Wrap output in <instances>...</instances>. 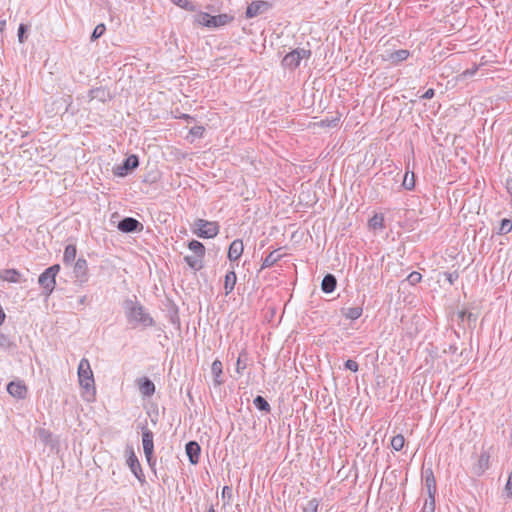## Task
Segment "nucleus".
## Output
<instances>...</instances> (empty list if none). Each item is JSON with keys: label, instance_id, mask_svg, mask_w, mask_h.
<instances>
[{"label": "nucleus", "instance_id": "obj_1", "mask_svg": "<svg viewBox=\"0 0 512 512\" xmlns=\"http://www.w3.org/2000/svg\"><path fill=\"white\" fill-rule=\"evenodd\" d=\"M123 309L127 322L132 328L139 326L146 328L155 324L154 319L136 298L124 300Z\"/></svg>", "mask_w": 512, "mask_h": 512}, {"label": "nucleus", "instance_id": "obj_2", "mask_svg": "<svg viewBox=\"0 0 512 512\" xmlns=\"http://www.w3.org/2000/svg\"><path fill=\"white\" fill-rule=\"evenodd\" d=\"M194 230L193 232L199 237L203 239L214 238L219 233V224L214 221H208L205 219H197L194 222Z\"/></svg>", "mask_w": 512, "mask_h": 512}, {"label": "nucleus", "instance_id": "obj_3", "mask_svg": "<svg viewBox=\"0 0 512 512\" xmlns=\"http://www.w3.org/2000/svg\"><path fill=\"white\" fill-rule=\"evenodd\" d=\"M311 57V50L305 48H296L286 54L282 59L284 68L294 70L300 66L302 60H308Z\"/></svg>", "mask_w": 512, "mask_h": 512}, {"label": "nucleus", "instance_id": "obj_4", "mask_svg": "<svg viewBox=\"0 0 512 512\" xmlns=\"http://www.w3.org/2000/svg\"><path fill=\"white\" fill-rule=\"evenodd\" d=\"M78 379L82 388L89 390L94 387V376L90 366V362L86 358H82L78 365Z\"/></svg>", "mask_w": 512, "mask_h": 512}, {"label": "nucleus", "instance_id": "obj_5", "mask_svg": "<svg viewBox=\"0 0 512 512\" xmlns=\"http://www.w3.org/2000/svg\"><path fill=\"white\" fill-rule=\"evenodd\" d=\"M139 165V160L136 155L128 156L121 165H118L114 168V174L120 177L126 176L130 171L137 168Z\"/></svg>", "mask_w": 512, "mask_h": 512}, {"label": "nucleus", "instance_id": "obj_6", "mask_svg": "<svg viewBox=\"0 0 512 512\" xmlns=\"http://www.w3.org/2000/svg\"><path fill=\"white\" fill-rule=\"evenodd\" d=\"M117 228L123 233L141 232L143 224L133 217H125L119 221Z\"/></svg>", "mask_w": 512, "mask_h": 512}, {"label": "nucleus", "instance_id": "obj_7", "mask_svg": "<svg viewBox=\"0 0 512 512\" xmlns=\"http://www.w3.org/2000/svg\"><path fill=\"white\" fill-rule=\"evenodd\" d=\"M127 465L129 466L131 472L134 474V476L143 483L145 481V476L143 474L141 465L139 463V460L133 450H130L129 456L127 458Z\"/></svg>", "mask_w": 512, "mask_h": 512}, {"label": "nucleus", "instance_id": "obj_8", "mask_svg": "<svg viewBox=\"0 0 512 512\" xmlns=\"http://www.w3.org/2000/svg\"><path fill=\"white\" fill-rule=\"evenodd\" d=\"M73 273L80 282H86L88 279V265L84 258H78L73 267Z\"/></svg>", "mask_w": 512, "mask_h": 512}, {"label": "nucleus", "instance_id": "obj_9", "mask_svg": "<svg viewBox=\"0 0 512 512\" xmlns=\"http://www.w3.org/2000/svg\"><path fill=\"white\" fill-rule=\"evenodd\" d=\"M7 392L17 399H24L27 395V387L22 381H11L7 385Z\"/></svg>", "mask_w": 512, "mask_h": 512}, {"label": "nucleus", "instance_id": "obj_10", "mask_svg": "<svg viewBox=\"0 0 512 512\" xmlns=\"http://www.w3.org/2000/svg\"><path fill=\"white\" fill-rule=\"evenodd\" d=\"M154 434L147 427L142 428V444L145 456H149L154 453Z\"/></svg>", "mask_w": 512, "mask_h": 512}, {"label": "nucleus", "instance_id": "obj_11", "mask_svg": "<svg viewBox=\"0 0 512 512\" xmlns=\"http://www.w3.org/2000/svg\"><path fill=\"white\" fill-rule=\"evenodd\" d=\"M269 3L266 1H253L246 10V17L253 18L256 17L263 12L267 11L269 8Z\"/></svg>", "mask_w": 512, "mask_h": 512}, {"label": "nucleus", "instance_id": "obj_12", "mask_svg": "<svg viewBox=\"0 0 512 512\" xmlns=\"http://www.w3.org/2000/svg\"><path fill=\"white\" fill-rule=\"evenodd\" d=\"M490 465V454L487 451H482L479 455L477 463L473 466L474 474L481 476Z\"/></svg>", "mask_w": 512, "mask_h": 512}, {"label": "nucleus", "instance_id": "obj_13", "mask_svg": "<svg viewBox=\"0 0 512 512\" xmlns=\"http://www.w3.org/2000/svg\"><path fill=\"white\" fill-rule=\"evenodd\" d=\"M244 251L243 241L241 239H235L231 242L228 249V259L230 261H237Z\"/></svg>", "mask_w": 512, "mask_h": 512}, {"label": "nucleus", "instance_id": "obj_14", "mask_svg": "<svg viewBox=\"0 0 512 512\" xmlns=\"http://www.w3.org/2000/svg\"><path fill=\"white\" fill-rule=\"evenodd\" d=\"M38 282L44 289L46 295H50L56 285L55 278H53L51 274H47L46 270L39 276Z\"/></svg>", "mask_w": 512, "mask_h": 512}, {"label": "nucleus", "instance_id": "obj_15", "mask_svg": "<svg viewBox=\"0 0 512 512\" xmlns=\"http://www.w3.org/2000/svg\"><path fill=\"white\" fill-rule=\"evenodd\" d=\"M424 485L427 489L428 496L436 495V480L431 468L423 471Z\"/></svg>", "mask_w": 512, "mask_h": 512}, {"label": "nucleus", "instance_id": "obj_16", "mask_svg": "<svg viewBox=\"0 0 512 512\" xmlns=\"http://www.w3.org/2000/svg\"><path fill=\"white\" fill-rule=\"evenodd\" d=\"M185 448H186V454L189 458V461L192 464H197L199 462L200 451H201L199 444L195 441H190L186 444Z\"/></svg>", "mask_w": 512, "mask_h": 512}, {"label": "nucleus", "instance_id": "obj_17", "mask_svg": "<svg viewBox=\"0 0 512 512\" xmlns=\"http://www.w3.org/2000/svg\"><path fill=\"white\" fill-rule=\"evenodd\" d=\"M138 388L140 393L145 397H150L155 393V385L147 377H143L138 380Z\"/></svg>", "mask_w": 512, "mask_h": 512}, {"label": "nucleus", "instance_id": "obj_18", "mask_svg": "<svg viewBox=\"0 0 512 512\" xmlns=\"http://www.w3.org/2000/svg\"><path fill=\"white\" fill-rule=\"evenodd\" d=\"M337 285L336 277L333 274H326L321 283V289L324 293H331Z\"/></svg>", "mask_w": 512, "mask_h": 512}, {"label": "nucleus", "instance_id": "obj_19", "mask_svg": "<svg viewBox=\"0 0 512 512\" xmlns=\"http://www.w3.org/2000/svg\"><path fill=\"white\" fill-rule=\"evenodd\" d=\"M186 264L193 270L199 271L203 268L204 257L196 255H187L184 257Z\"/></svg>", "mask_w": 512, "mask_h": 512}, {"label": "nucleus", "instance_id": "obj_20", "mask_svg": "<svg viewBox=\"0 0 512 512\" xmlns=\"http://www.w3.org/2000/svg\"><path fill=\"white\" fill-rule=\"evenodd\" d=\"M237 281V276L234 270L228 271L225 275L224 290L225 294L229 295L234 290Z\"/></svg>", "mask_w": 512, "mask_h": 512}, {"label": "nucleus", "instance_id": "obj_21", "mask_svg": "<svg viewBox=\"0 0 512 512\" xmlns=\"http://www.w3.org/2000/svg\"><path fill=\"white\" fill-rule=\"evenodd\" d=\"M223 372V365L222 362L218 359L213 361L211 365V373L214 376V383L216 385H221L223 383V380L221 379V375Z\"/></svg>", "mask_w": 512, "mask_h": 512}, {"label": "nucleus", "instance_id": "obj_22", "mask_svg": "<svg viewBox=\"0 0 512 512\" xmlns=\"http://www.w3.org/2000/svg\"><path fill=\"white\" fill-rule=\"evenodd\" d=\"M211 28H218L221 26H225L230 21L233 20L232 16H229L228 14H219L216 16L211 15Z\"/></svg>", "mask_w": 512, "mask_h": 512}, {"label": "nucleus", "instance_id": "obj_23", "mask_svg": "<svg viewBox=\"0 0 512 512\" xmlns=\"http://www.w3.org/2000/svg\"><path fill=\"white\" fill-rule=\"evenodd\" d=\"M282 255L278 253L277 250H274L270 252L262 261L261 270L270 268L274 264H276L280 259Z\"/></svg>", "mask_w": 512, "mask_h": 512}, {"label": "nucleus", "instance_id": "obj_24", "mask_svg": "<svg viewBox=\"0 0 512 512\" xmlns=\"http://www.w3.org/2000/svg\"><path fill=\"white\" fill-rule=\"evenodd\" d=\"M77 249L74 244H69L65 247L63 262L66 265H71L76 259Z\"/></svg>", "mask_w": 512, "mask_h": 512}, {"label": "nucleus", "instance_id": "obj_25", "mask_svg": "<svg viewBox=\"0 0 512 512\" xmlns=\"http://www.w3.org/2000/svg\"><path fill=\"white\" fill-rule=\"evenodd\" d=\"M362 313H363V309L360 306L342 309V314L347 319H351V320H356V319L360 318Z\"/></svg>", "mask_w": 512, "mask_h": 512}, {"label": "nucleus", "instance_id": "obj_26", "mask_svg": "<svg viewBox=\"0 0 512 512\" xmlns=\"http://www.w3.org/2000/svg\"><path fill=\"white\" fill-rule=\"evenodd\" d=\"M188 248L193 252V255L205 257L206 249L205 246L197 240H191L188 243Z\"/></svg>", "mask_w": 512, "mask_h": 512}, {"label": "nucleus", "instance_id": "obj_27", "mask_svg": "<svg viewBox=\"0 0 512 512\" xmlns=\"http://www.w3.org/2000/svg\"><path fill=\"white\" fill-rule=\"evenodd\" d=\"M253 404L260 411H264V412L268 413L271 410V407H270V404L268 403V401L260 395H258L254 398Z\"/></svg>", "mask_w": 512, "mask_h": 512}, {"label": "nucleus", "instance_id": "obj_28", "mask_svg": "<svg viewBox=\"0 0 512 512\" xmlns=\"http://www.w3.org/2000/svg\"><path fill=\"white\" fill-rule=\"evenodd\" d=\"M408 56H409L408 50L400 49V50H397V51H394L393 53H391L390 60L392 61V63H399V62L406 60L408 58Z\"/></svg>", "mask_w": 512, "mask_h": 512}, {"label": "nucleus", "instance_id": "obj_29", "mask_svg": "<svg viewBox=\"0 0 512 512\" xmlns=\"http://www.w3.org/2000/svg\"><path fill=\"white\" fill-rule=\"evenodd\" d=\"M16 344L10 339V337L2 332H0V348L8 351L14 349Z\"/></svg>", "mask_w": 512, "mask_h": 512}, {"label": "nucleus", "instance_id": "obj_30", "mask_svg": "<svg viewBox=\"0 0 512 512\" xmlns=\"http://www.w3.org/2000/svg\"><path fill=\"white\" fill-rule=\"evenodd\" d=\"M109 96V92L103 88L98 87L90 90L91 99H99L100 101H105V99Z\"/></svg>", "mask_w": 512, "mask_h": 512}, {"label": "nucleus", "instance_id": "obj_31", "mask_svg": "<svg viewBox=\"0 0 512 512\" xmlns=\"http://www.w3.org/2000/svg\"><path fill=\"white\" fill-rule=\"evenodd\" d=\"M369 226H370V228H372L374 230L383 229L384 228V216L382 214H375L369 220Z\"/></svg>", "mask_w": 512, "mask_h": 512}, {"label": "nucleus", "instance_id": "obj_32", "mask_svg": "<svg viewBox=\"0 0 512 512\" xmlns=\"http://www.w3.org/2000/svg\"><path fill=\"white\" fill-rule=\"evenodd\" d=\"M21 274L15 269H9L4 271L3 278L6 281L17 283L20 281Z\"/></svg>", "mask_w": 512, "mask_h": 512}, {"label": "nucleus", "instance_id": "obj_33", "mask_svg": "<svg viewBox=\"0 0 512 512\" xmlns=\"http://www.w3.org/2000/svg\"><path fill=\"white\" fill-rule=\"evenodd\" d=\"M405 444V438L402 434L395 435L391 439V447L395 451H400Z\"/></svg>", "mask_w": 512, "mask_h": 512}, {"label": "nucleus", "instance_id": "obj_34", "mask_svg": "<svg viewBox=\"0 0 512 512\" xmlns=\"http://www.w3.org/2000/svg\"><path fill=\"white\" fill-rule=\"evenodd\" d=\"M402 185L407 190H412L415 187V175L413 172L411 175H409L408 171L405 173Z\"/></svg>", "mask_w": 512, "mask_h": 512}, {"label": "nucleus", "instance_id": "obj_35", "mask_svg": "<svg viewBox=\"0 0 512 512\" xmlns=\"http://www.w3.org/2000/svg\"><path fill=\"white\" fill-rule=\"evenodd\" d=\"M211 15L206 12H201L196 16V22L202 26L211 28Z\"/></svg>", "mask_w": 512, "mask_h": 512}, {"label": "nucleus", "instance_id": "obj_36", "mask_svg": "<svg viewBox=\"0 0 512 512\" xmlns=\"http://www.w3.org/2000/svg\"><path fill=\"white\" fill-rule=\"evenodd\" d=\"M512 230V221L510 219H503L500 223V227L498 230V234L505 235L511 232Z\"/></svg>", "mask_w": 512, "mask_h": 512}, {"label": "nucleus", "instance_id": "obj_37", "mask_svg": "<svg viewBox=\"0 0 512 512\" xmlns=\"http://www.w3.org/2000/svg\"><path fill=\"white\" fill-rule=\"evenodd\" d=\"M435 511V496H428L422 508V512H434Z\"/></svg>", "mask_w": 512, "mask_h": 512}, {"label": "nucleus", "instance_id": "obj_38", "mask_svg": "<svg viewBox=\"0 0 512 512\" xmlns=\"http://www.w3.org/2000/svg\"><path fill=\"white\" fill-rule=\"evenodd\" d=\"M319 506V500L313 498L307 502V504L303 507V512H317Z\"/></svg>", "mask_w": 512, "mask_h": 512}, {"label": "nucleus", "instance_id": "obj_39", "mask_svg": "<svg viewBox=\"0 0 512 512\" xmlns=\"http://www.w3.org/2000/svg\"><path fill=\"white\" fill-rule=\"evenodd\" d=\"M106 31V27L104 24H98L93 32H92V35H91V41H95L97 40L98 38H100Z\"/></svg>", "mask_w": 512, "mask_h": 512}, {"label": "nucleus", "instance_id": "obj_40", "mask_svg": "<svg viewBox=\"0 0 512 512\" xmlns=\"http://www.w3.org/2000/svg\"><path fill=\"white\" fill-rule=\"evenodd\" d=\"M172 2L187 11H194L195 9L190 0H172Z\"/></svg>", "mask_w": 512, "mask_h": 512}, {"label": "nucleus", "instance_id": "obj_41", "mask_svg": "<svg viewBox=\"0 0 512 512\" xmlns=\"http://www.w3.org/2000/svg\"><path fill=\"white\" fill-rule=\"evenodd\" d=\"M38 437L43 443L49 444L52 434L49 431L41 428L38 430Z\"/></svg>", "mask_w": 512, "mask_h": 512}, {"label": "nucleus", "instance_id": "obj_42", "mask_svg": "<svg viewBox=\"0 0 512 512\" xmlns=\"http://www.w3.org/2000/svg\"><path fill=\"white\" fill-rule=\"evenodd\" d=\"M421 279H422V275L417 271L411 272L407 277V281L411 285H416L417 283H419L421 281Z\"/></svg>", "mask_w": 512, "mask_h": 512}, {"label": "nucleus", "instance_id": "obj_43", "mask_svg": "<svg viewBox=\"0 0 512 512\" xmlns=\"http://www.w3.org/2000/svg\"><path fill=\"white\" fill-rule=\"evenodd\" d=\"M28 30V27L27 25L25 24H20L19 25V28H18V40L20 43H24L27 36H26V32Z\"/></svg>", "mask_w": 512, "mask_h": 512}, {"label": "nucleus", "instance_id": "obj_44", "mask_svg": "<svg viewBox=\"0 0 512 512\" xmlns=\"http://www.w3.org/2000/svg\"><path fill=\"white\" fill-rule=\"evenodd\" d=\"M204 127L203 126H194L190 129V134L194 137L201 138L204 134Z\"/></svg>", "mask_w": 512, "mask_h": 512}, {"label": "nucleus", "instance_id": "obj_45", "mask_svg": "<svg viewBox=\"0 0 512 512\" xmlns=\"http://www.w3.org/2000/svg\"><path fill=\"white\" fill-rule=\"evenodd\" d=\"M345 368L352 371V372H357L358 371V368H359V365L358 363L355 361V360H352V359H348L345 364H344Z\"/></svg>", "mask_w": 512, "mask_h": 512}, {"label": "nucleus", "instance_id": "obj_46", "mask_svg": "<svg viewBox=\"0 0 512 512\" xmlns=\"http://www.w3.org/2000/svg\"><path fill=\"white\" fill-rule=\"evenodd\" d=\"M505 491L507 493V496L512 498V470L509 472L508 480L505 485Z\"/></svg>", "mask_w": 512, "mask_h": 512}, {"label": "nucleus", "instance_id": "obj_47", "mask_svg": "<svg viewBox=\"0 0 512 512\" xmlns=\"http://www.w3.org/2000/svg\"><path fill=\"white\" fill-rule=\"evenodd\" d=\"M46 271H47V274H51L53 278H56V275L60 271V265H58V264L52 265L49 268H47Z\"/></svg>", "mask_w": 512, "mask_h": 512}, {"label": "nucleus", "instance_id": "obj_48", "mask_svg": "<svg viewBox=\"0 0 512 512\" xmlns=\"http://www.w3.org/2000/svg\"><path fill=\"white\" fill-rule=\"evenodd\" d=\"M246 368V363L242 362L241 356L238 357L236 363V371L241 373Z\"/></svg>", "mask_w": 512, "mask_h": 512}, {"label": "nucleus", "instance_id": "obj_49", "mask_svg": "<svg viewBox=\"0 0 512 512\" xmlns=\"http://www.w3.org/2000/svg\"><path fill=\"white\" fill-rule=\"evenodd\" d=\"M435 95V90L433 88H429L422 96L423 99H431Z\"/></svg>", "mask_w": 512, "mask_h": 512}, {"label": "nucleus", "instance_id": "obj_50", "mask_svg": "<svg viewBox=\"0 0 512 512\" xmlns=\"http://www.w3.org/2000/svg\"><path fill=\"white\" fill-rule=\"evenodd\" d=\"M457 279H458V274L456 272L447 274V280L450 284H453Z\"/></svg>", "mask_w": 512, "mask_h": 512}, {"label": "nucleus", "instance_id": "obj_51", "mask_svg": "<svg viewBox=\"0 0 512 512\" xmlns=\"http://www.w3.org/2000/svg\"><path fill=\"white\" fill-rule=\"evenodd\" d=\"M145 457H146V460H147L149 466L151 468H153L155 466V464H156V459L154 458L153 454H151L149 456H145Z\"/></svg>", "mask_w": 512, "mask_h": 512}, {"label": "nucleus", "instance_id": "obj_52", "mask_svg": "<svg viewBox=\"0 0 512 512\" xmlns=\"http://www.w3.org/2000/svg\"><path fill=\"white\" fill-rule=\"evenodd\" d=\"M5 317H6V315H5L4 311H3L2 306L0 305V326L4 323Z\"/></svg>", "mask_w": 512, "mask_h": 512}, {"label": "nucleus", "instance_id": "obj_53", "mask_svg": "<svg viewBox=\"0 0 512 512\" xmlns=\"http://www.w3.org/2000/svg\"><path fill=\"white\" fill-rule=\"evenodd\" d=\"M506 188H507L508 192H509V193L511 194V196H512V179H508V180L506 181Z\"/></svg>", "mask_w": 512, "mask_h": 512}, {"label": "nucleus", "instance_id": "obj_54", "mask_svg": "<svg viewBox=\"0 0 512 512\" xmlns=\"http://www.w3.org/2000/svg\"><path fill=\"white\" fill-rule=\"evenodd\" d=\"M86 299H87V298H86V296H82V297H80V298H79V301H78V302H79V304H81V305L85 304Z\"/></svg>", "mask_w": 512, "mask_h": 512}, {"label": "nucleus", "instance_id": "obj_55", "mask_svg": "<svg viewBox=\"0 0 512 512\" xmlns=\"http://www.w3.org/2000/svg\"><path fill=\"white\" fill-rule=\"evenodd\" d=\"M5 26H6V22L4 20L0 21V31H3L5 29Z\"/></svg>", "mask_w": 512, "mask_h": 512}, {"label": "nucleus", "instance_id": "obj_56", "mask_svg": "<svg viewBox=\"0 0 512 512\" xmlns=\"http://www.w3.org/2000/svg\"><path fill=\"white\" fill-rule=\"evenodd\" d=\"M181 118H183V119H191L192 117L189 116L188 114H183Z\"/></svg>", "mask_w": 512, "mask_h": 512}, {"label": "nucleus", "instance_id": "obj_57", "mask_svg": "<svg viewBox=\"0 0 512 512\" xmlns=\"http://www.w3.org/2000/svg\"><path fill=\"white\" fill-rule=\"evenodd\" d=\"M207 512H215V509H214L213 505H211V506L209 507V509H208V511H207Z\"/></svg>", "mask_w": 512, "mask_h": 512}]
</instances>
